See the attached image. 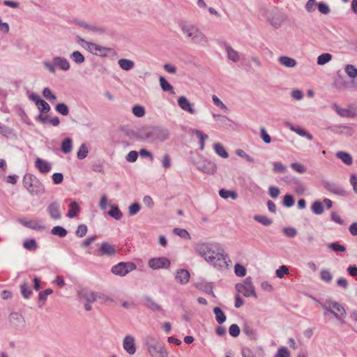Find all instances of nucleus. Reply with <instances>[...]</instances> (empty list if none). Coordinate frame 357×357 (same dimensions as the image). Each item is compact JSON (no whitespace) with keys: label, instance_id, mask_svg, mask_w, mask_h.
<instances>
[{"label":"nucleus","instance_id":"nucleus-39","mask_svg":"<svg viewBox=\"0 0 357 357\" xmlns=\"http://www.w3.org/2000/svg\"><path fill=\"white\" fill-rule=\"evenodd\" d=\"M253 218L255 221L264 226H269L273 223V220L265 215H255Z\"/></svg>","mask_w":357,"mask_h":357},{"label":"nucleus","instance_id":"nucleus-9","mask_svg":"<svg viewBox=\"0 0 357 357\" xmlns=\"http://www.w3.org/2000/svg\"><path fill=\"white\" fill-rule=\"evenodd\" d=\"M326 303L329 305L330 313H331L337 320H342L346 316L344 307L338 302L327 300Z\"/></svg>","mask_w":357,"mask_h":357},{"label":"nucleus","instance_id":"nucleus-22","mask_svg":"<svg viewBox=\"0 0 357 357\" xmlns=\"http://www.w3.org/2000/svg\"><path fill=\"white\" fill-rule=\"evenodd\" d=\"M52 61L55 66L62 70L66 71L70 68L69 61L64 57L54 56L52 59Z\"/></svg>","mask_w":357,"mask_h":357},{"label":"nucleus","instance_id":"nucleus-16","mask_svg":"<svg viewBox=\"0 0 357 357\" xmlns=\"http://www.w3.org/2000/svg\"><path fill=\"white\" fill-rule=\"evenodd\" d=\"M35 166L42 174H47L51 171L52 166L47 161L40 158H36Z\"/></svg>","mask_w":357,"mask_h":357},{"label":"nucleus","instance_id":"nucleus-1","mask_svg":"<svg viewBox=\"0 0 357 357\" xmlns=\"http://www.w3.org/2000/svg\"><path fill=\"white\" fill-rule=\"evenodd\" d=\"M195 252L215 267L222 268L226 264L228 255L218 243L199 242L194 245Z\"/></svg>","mask_w":357,"mask_h":357},{"label":"nucleus","instance_id":"nucleus-14","mask_svg":"<svg viewBox=\"0 0 357 357\" xmlns=\"http://www.w3.org/2000/svg\"><path fill=\"white\" fill-rule=\"evenodd\" d=\"M123 347L128 354H135L136 352L135 338L132 335H126L123 341Z\"/></svg>","mask_w":357,"mask_h":357},{"label":"nucleus","instance_id":"nucleus-44","mask_svg":"<svg viewBox=\"0 0 357 357\" xmlns=\"http://www.w3.org/2000/svg\"><path fill=\"white\" fill-rule=\"evenodd\" d=\"M312 212L316 215H321L324 213V206L322 202L315 201L312 203L311 206Z\"/></svg>","mask_w":357,"mask_h":357},{"label":"nucleus","instance_id":"nucleus-55","mask_svg":"<svg viewBox=\"0 0 357 357\" xmlns=\"http://www.w3.org/2000/svg\"><path fill=\"white\" fill-rule=\"evenodd\" d=\"M243 331L245 334H246L251 339L255 340L257 337V334L256 331L248 326H245L243 328Z\"/></svg>","mask_w":357,"mask_h":357},{"label":"nucleus","instance_id":"nucleus-7","mask_svg":"<svg viewBox=\"0 0 357 357\" xmlns=\"http://www.w3.org/2000/svg\"><path fill=\"white\" fill-rule=\"evenodd\" d=\"M136 268L137 266L133 262H119V264L112 266L111 272L116 275L123 277L130 272L135 271Z\"/></svg>","mask_w":357,"mask_h":357},{"label":"nucleus","instance_id":"nucleus-28","mask_svg":"<svg viewBox=\"0 0 357 357\" xmlns=\"http://www.w3.org/2000/svg\"><path fill=\"white\" fill-rule=\"evenodd\" d=\"M333 109L342 117L352 118L355 116V113L349 109L340 108L336 103L333 104Z\"/></svg>","mask_w":357,"mask_h":357},{"label":"nucleus","instance_id":"nucleus-24","mask_svg":"<svg viewBox=\"0 0 357 357\" xmlns=\"http://www.w3.org/2000/svg\"><path fill=\"white\" fill-rule=\"evenodd\" d=\"M144 305L152 311H160L161 306L158 304L151 296H144L143 297Z\"/></svg>","mask_w":357,"mask_h":357},{"label":"nucleus","instance_id":"nucleus-38","mask_svg":"<svg viewBox=\"0 0 357 357\" xmlns=\"http://www.w3.org/2000/svg\"><path fill=\"white\" fill-rule=\"evenodd\" d=\"M214 151L216 154L223 158H227L229 156V154L225 150V147L220 143H215L214 144Z\"/></svg>","mask_w":357,"mask_h":357},{"label":"nucleus","instance_id":"nucleus-29","mask_svg":"<svg viewBox=\"0 0 357 357\" xmlns=\"http://www.w3.org/2000/svg\"><path fill=\"white\" fill-rule=\"evenodd\" d=\"M192 133L195 134L199 139V149L201 151H204L205 148V140H206L208 138V136L204 133L202 131L199 130H192Z\"/></svg>","mask_w":357,"mask_h":357},{"label":"nucleus","instance_id":"nucleus-63","mask_svg":"<svg viewBox=\"0 0 357 357\" xmlns=\"http://www.w3.org/2000/svg\"><path fill=\"white\" fill-rule=\"evenodd\" d=\"M320 278L322 280L330 282L333 279V275L328 270H322L320 272Z\"/></svg>","mask_w":357,"mask_h":357},{"label":"nucleus","instance_id":"nucleus-35","mask_svg":"<svg viewBox=\"0 0 357 357\" xmlns=\"http://www.w3.org/2000/svg\"><path fill=\"white\" fill-rule=\"evenodd\" d=\"M159 82L162 91H169L172 94H174L173 86L167 82V80L164 77L160 76Z\"/></svg>","mask_w":357,"mask_h":357},{"label":"nucleus","instance_id":"nucleus-23","mask_svg":"<svg viewBox=\"0 0 357 357\" xmlns=\"http://www.w3.org/2000/svg\"><path fill=\"white\" fill-rule=\"evenodd\" d=\"M19 222L24 227L34 229V230H43L45 227L40 224L39 221L36 220H24L23 219L19 220Z\"/></svg>","mask_w":357,"mask_h":357},{"label":"nucleus","instance_id":"nucleus-50","mask_svg":"<svg viewBox=\"0 0 357 357\" xmlns=\"http://www.w3.org/2000/svg\"><path fill=\"white\" fill-rule=\"evenodd\" d=\"M36 106L40 113H47L50 112L51 109L50 105L43 99L36 105Z\"/></svg>","mask_w":357,"mask_h":357},{"label":"nucleus","instance_id":"nucleus-19","mask_svg":"<svg viewBox=\"0 0 357 357\" xmlns=\"http://www.w3.org/2000/svg\"><path fill=\"white\" fill-rule=\"evenodd\" d=\"M178 106L184 111L188 112L190 114H195L196 111L192 107V104L187 99L186 97L182 96L178 99Z\"/></svg>","mask_w":357,"mask_h":357},{"label":"nucleus","instance_id":"nucleus-12","mask_svg":"<svg viewBox=\"0 0 357 357\" xmlns=\"http://www.w3.org/2000/svg\"><path fill=\"white\" fill-rule=\"evenodd\" d=\"M322 184L325 189L335 195L344 197L347 194L343 188L340 187L331 181H323Z\"/></svg>","mask_w":357,"mask_h":357},{"label":"nucleus","instance_id":"nucleus-52","mask_svg":"<svg viewBox=\"0 0 357 357\" xmlns=\"http://www.w3.org/2000/svg\"><path fill=\"white\" fill-rule=\"evenodd\" d=\"M283 234L289 238H294L297 235V230L294 227H284L282 229Z\"/></svg>","mask_w":357,"mask_h":357},{"label":"nucleus","instance_id":"nucleus-37","mask_svg":"<svg viewBox=\"0 0 357 357\" xmlns=\"http://www.w3.org/2000/svg\"><path fill=\"white\" fill-rule=\"evenodd\" d=\"M73 141L70 138L67 137L64 139L61 145V151L64 153H68L72 151Z\"/></svg>","mask_w":357,"mask_h":357},{"label":"nucleus","instance_id":"nucleus-49","mask_svg":"<svg viewBox=\"0 0 357 357\" xmlns=\"http://www.w3.org/2000/svg\"><path fill=\"white\" fill-rule=\"evenodd\" d=\"M89 153L88 148L85 144H82L77 153V157L79 160H83L86 158Z\"/></svg>","mask_w":357,"mask_h":357},{"label":"nucleus","instance_id":"nucleus-11","mask_svg":"<svg viewBox=\"0 0 357 357\" xmlns=\"http://www.w3.org/2000/svg\"><path fill=\"white\" fill-rule=\"evenodd\" d=\"M197 168L208 174H213L217 169L215 162L207 159H204L202 162H198L197 164Z\"/></svg>","mask_w":357,"mask_h":357},{"label":"nucleus","instance_id":"nucleus-56","mask_svg":"<svg viewBox=\"0 0 357 357\" xmlns=\"http://www.w3.org/2000/svg\"><path fill=\"white\" fill-rule=\"evenodd\" d=\"M317 8L319 11L324 15H328L331 12L328 5L323 1L317 3Z\"/></svg>","mask_w":357,"mask_h":357},{"label":"nucleus","instance_id":"nucleus-61","mask_svg":"<svg viewBox=\"0 0 357 357\" xmlns=\"http://www.w3.org/2000/svg\"><path fill=\"white\" fill-rule=\"evenodd\" d=\"M276 276L279 278H282L284 275L289 274V268L285 265H282L275 271Z\"/></svg>","mask_w":357,"mask_h":357},{"label":"nucleus","instance_id":"nucleus-40","mask_svg":"<svg viewBox=\"0 0 357 357\" xmlns=\"http://www.w3.org/2000/svg\"><path fill=\"white\" fill-rule=\"evenodd\" d=\"M20 291L24 298H29L33 294V291L26 282H24L20 285Z\"/></svg>","mask_w":357,"mask_h":357},{"label":"nucleus","instance_id":"nucleus-34","mask_svg":"<svg viewBox=\"0 0 357 357\" xmlns=\"http://www.w3.org/2000/svg\"><path fill=\"white\" fill-rule=\"evenodd\" d=\"M118 63L121 69L127 71L131 70L135 66V63L132 61L127 59H119Z\"/></svg>","mask_w":357,"mask_h":357},{"label":"nucleus","instance_id":"nucleus-59","mask_svg":"<svg viewBox=\"0 0 357 357\" xmlns=\"http://www.w3.org/2000/svg\"><path fill=\"white\" fill-rule=\"evenodd\" d=\"M260 137L266 144H270L271 142V137L268 134L265 128L262 127L260 128Z\"/></svg>","mask_w":357,"mask_h":357},{"label":"nucleus","instance_id":"nucleus-48","mask_svg":"<svg viewBox=\"0 0 357 357\" xmlns=\"http://www.w3.org/2000/svg\"><path fill=\"white\" fill-rule=\"evenodd\" d=\"M234 273L238 277H244L247 273V270L244 266L237 263L234 265Z\"/></svg>","mask_w":357,"mask_h":357},{"label":"nucleus","instance_id":"nucleus-42","mask_svg":"<svg viewBox=\"0 0 357 357\" xmlns=\"http://www.w3.org/2000/svg\"><path fill=\"white\" fill-rule=\"evenodd\" d=\"M327 248L336 252H343L346 251V248L339 243V242H333L327 244Z\"/></svg>","mask_w":357,"mask_h":357},{"label":"nucleus","instance_id":"nucleus-5","mask_svg":"<svg viewBox=\"0 0 357 357\" xmlns=\"http://www.w3.org/2000/svg\"><path fill=\"white\" fill-rule=\"evenodd\" d=\"M147 349L151 357H167L164 345L153 337H148L146 342Z\"/></svg>","mask_w":357,"mask_h":357},{"label":"nucleus","instance_id":"nucleus-30","mask_svg":"<svg viewBox=\"0 0 357 357\" xmlns=\"http://www.w3.org/2000/svg\"><path fill=\"white\" fill-rule=\"evenodd\" d=\"M107 214L116 220H121L123 217L122 212L120 211L119 206L115 204L110 205V210L107 212Z\"/></svg>","mask_w":357,"mask_h":357},{"label":"nucleus","instance_id":"nucleus-43","mask_svg":"<svg viewBox=\"0 0 357 357\" xmlns=\"http://www.w3.org/2000/svg\"><path fill=\"white\" fill-rule=\"evenodd\" d=\"M51 233L53 235L63 238L67 235L68 231L64 227L61 226H55L52 229Z\"/></svg>","mask_w":357,"mask_h":357},{"label":"nucleus","instance_id":"nucleus-32","mask_svg":"<svg viewBox=\"0 0 357 357\" xmlns=\"http://www.w3.org/2000/svg\"><path fill=\"white\" fill-rule=\"evenodd\" d=\"M213 311L215 316V320L218 324H221L226 321L227 317L220 307H215Z\"/></svg>","mask_w":357,"mask_h":357},{"label":"nucleus","instance_id":"nucleus-17","mask_svg":"<svg viewBox=\"0 0 357 357\" xmlns=\"http://www.w3.org/2000/svg\"><path fill=\"white\" fill-rule=\"evenodd\" d=\"M78 296L79 299L85 303H93L97 298L96 294L94 292L84 289L79 291Z\"/></svg>","mask_w":357,"mask_h":357},{"label":"nucleus","instance_id":"nucleus-47","mask_svg":"<svg viewBox=\"0 0 357 357\" xmlns=\"http://www.w3.org/2000/svg\"><path fill=\"white\" fill-rule=\"evenodd\" d=\"M173 233L184 239H190L191 238L190 234L185 229L174 228L173 229Z\"/></svg>","mask_w":357,"mask_h":357},{"label":"nucleus","instance_id":"nucleus-33","mask_svg":"<svg viewBox=\"0 0 357 357\" xmlns=\"http://www.w3.org/2000/svg\"><path fill=\"white\" fill-rule=\"evenodd\" d=\"M219 195L225 199H227L229 197H230L232 199L235 200L238 197V194L234 190H226L225 188L220 189L219 190Z\"/></svg>","mask_w":357,"mask_h":357},{"label":"nucleus","instance_id":"nucleus-54","mask_svg":"<svg viewBox=\"0 0 357 357\" xmlns=\"http://www.w3.org/2000/svg\"><path fill=\"white\" fill-rule=\"evenodd\" d=\"M141 209V206L138 202H134L128 207V213L130 215H136Z\"/></svg>","mask_w":357,"mask_h":357},{"label":"nucleus","instance_id":"nucleus-8","mask_svg":"<svg viewBox=\"0 0 357 357\" xmlns=\"http://www.w3.org/2000/svg\"><path fill=\"white\" fill-rule=\"evenodd\" d=\"M73 22L86 30L93 32L99 35L107 34L108 29L103 26H97L96 24H91L82 20H75Z\"/></svg>","mask_w":357,"mask_h":357},{"label":"nucleus","instance_id":"nucleus-53","mask_svg":"<svg viewBox=\"0 0 357 357\" xmlns=\"http://www.w3.org/2000/svg\"><path fill=\"white\" fill-rule=\"evenodd\" d=\"M294 198L291 195H284L282 204L287 208L291 207L294 204Z\"/></svg>","mask_w":357,"mask_h":357},{"label":"nucleus","instance_id":"nucleus-57","mask_svg":"<svg viewBox=\"0 0 357 357\" xmlns=\"http://www.w3.org/2000/svg\"><path fill=\"white\" fill-rule=\"evenodd\" d=\"M229 333L231 337H236L239 335L241 329L237 324H233L229 326Z\"/></svg>","mask_w":357,"mask_h":357},{"label":"nucleus","instance_id":"nucleus-6","mask_svg":"<svg viewBox=\"0 0 357 357\" xmlns=\"http://www.w3.org/2000/svg\"><path fill=\"white\" fill-rule=\"evenodd\" d=\"M235 288L238 293H242L245 297L257 296L251 277L246 278L243 283H237Z\"/></svg>","mask_w":357,"mask_h":357},{"label":"nucleus","instance_id":"nucleus-20","mask_svg":"<svg viewBox=\"0 0 357 357\" xmlns=\"http://www.w3.org/2000/svg\"><path fill=\"white\" fill-rule=\"evenodd\" d=\"M195 287L205 293L210 294L213 296H215L213 291V286L211 282H207L205 280H200L195 283Z\"/></svg>","mask_w":357,"mask_h":357},{"label":"nucleus","instance_id":"nucleus-26","mask_svg":"<svg viewBox=\"0 0 357 357\" xmlns=\"http://www.w3.org/2000/svg\"><path fill=\"white\" fill-rule=\"evenodd\" d=\"M278 61L280 64L287 68H294L297 64V62L294 59L287 56H280L278 58Z\"/></svg>","mask_w":357,"mask_h":357},{"label":"nucleus","instance_id":"nucleus-62","mask_svg":"<svg viewBox=\"0 0 357 357\" xmlns=\"http://www.w3.org/2000/svg\"><path fill=\"white\" fill-rule=\"evenodd\" d=\"M275 357H290V351L285 347H281L278 349Z\"/></svg>","mask_w":357,"mask_h":357},{"label":"nucleus","instance_id":"nucleus-64","mask_svg":"<svg viewBox=\"0 0 357 357\" xmlns=\"http://www.w3.org/2000/svg\"><path fill=\"white\" fill-rule=\"evenodd\" d=\"M111 50L112 49L109 47H102L98 45V47L97 48V53L96 54V55L102 57H105L107 56V53Z\"/></svg>","mask_w":357,"mask_h":357},{"label":"nucleus","instance_id":"nucleus-60","mask_svg":"<svg viewBox=\"0 0 357 357\" xmlns=\"http://www.w3.org/2000/svg\"><path fill=\"white\" fill-rule=\"evenodd\" d=\"M87 230H88L87 226L86 225L82 224L77 227L75 234H76L77 236L81 238V237L84 236L86 234Z\"/></svg>","mask_w":357,"mask_h":357},{"label":"nucleus","instance_id":"nucleus-10","mask_svg":"<svg viewBox=\"0 0 357 357\" xmlns=\"http://www.w3.org/2000/svg\"><path fill=\"white\" fill-rule=\"evenodd\" d=\"M170 264V260L165 257H153L148 261L149 266L153 270L167 268Z\"/></svg>","mask_w":357,"mask_h":357},{"label":"nucleus","instance_id":"nucleus-45","mask_svg":"<svg viewBox=\"0 0 357 357\" xmlns=\"http://www.w3.org/2000/svg\"><path fill=\"white\" fill-rule=\"evenodd\" d=\"M55 110L63 116H67L69 114V108L66 103L60 102L55 106Z\"/></svg>","mask_w":357,"mask_h":357},{"label":"nucleus","instance_id":"nucleus-4","mask_svg":"<svg viewBox=\"0 0 357 357\" xmlns=\"http://www.w3.org/2000/svg\"><path fill=\"white\" fill-rule=\"evenodd\" d=\"M23 185L31 195H39L45 192L44 185L33 174H26L23 177Z\"/></svg>","mask_w":357,"mask_h":357},{"label":"nucleus","instance_id":"nucleus-25","mask_svg":"<svg viewBox=\"0 0 357 357\" xmlns=\"http://www.w3.org/2000/svg\"><path fill=\"white\" fill-rule=\"evenodd\" d=\"M224 46L225 47V50L227 53L228 58L234 62H238L240 59L238 52L234 50L227 43H224Z\"/></svg>","mask_w":357,"mask_h":357},{"label":"nucleus","instance_id":"nucleus-2","mask_svg":"<svg viewBox=\"0 0 357 357\" xmlns=\"http://www.w3.org/2000/svg\"><path fill=\"white\" fill-rule=\"evenodd\" d=\"M169 135V130L167 128L159 126H144L139 131V137L151 143L166 141Z\"/></svg>","mask_w":357,"mask_h":357},{"label":"nucleus","instance_id":"nucleus-21","mask_svg":"<svg viewBox=\"0 0 357 357\" xmlns=\"http://www.w3.org/2000/svg\"><path fill=\"white\" fill-rule=\"evenodd\" d=\"M9 321L12 325L15 327H20L24 325V319L23 316L19 312H11L9 315Z\"/></svg>","mask_w":357,"mask_h":357},{"label":"nucleus","instance_id":"nucleus-3","mask_svg":"<svg viewBox=\"0 0 357 357\" xmlns=\"http://www.w3.org/2000/svg\"><path fill=\"white\" fill-rule=\"evenodd\" d=\"M179 26L183 33L192 43L202 46L208 44L207 37L195 24L182 22Z\"/></svg>","mask_w":357,"mask_h":357},{"label":"nucleus","instance_id":"nucleus-18","mask_svg":"<svg viewBox=\"0 0 357 357\" xmlns=\"http://www.w3.org/2000/svg\"><path fill=\"white\" fill-rule=\"evenodd\" d=\"M190 275L186 269H178L176 273L175 278L177 282L182 284H187L189 281Z\"/></svg>","mask_w":357,"mask_h":357},{"label":"nucleus","instance_id":"nucleus-27","mask_svg":"<svg viewBox=\"0 0 357 357\" xmlns=\"http://www.w3.org/2000/svg\"><path fill=\"white\" fill-rule=\"evenodd\" d=\"M80 211V207L78 203L75 201L72 202L69 205V210L67 213V216L69 218H73L79 214Z\"/></svg>","mask_w":357,"mask_h":357},{"label":"nucleus","instance_id":"nucleus-58","mask_svg":"<svg viewBox=\"0 0 357 357\" xmlns=\"http://www.w3.org/2000/svg\"><path fill=\"white\" fill-rule=\"evenodd\" d=\"M132 113L137 117H142L145 114V109L141 105H135L132 109Z\"/></svg>","mask_w":357,"mask_h":357},{"label":"nucleus","instance_id":"nucleus-41","mask_svg":"<svg viewBox=\"0 0 357 357\" xmlns=\"http://www.w3.org/2000/svg\"><path fill=\"white\" fill-rule=\"evenodd\" d=\"M70 59L77 64H81L85 61L84 56L79 51H74L70 54Z\"/></svg>","mask_w":357,"mask_h":357},{"label":"nucleus","instance_id":"nucleus-36","mask_svg":"<svg viewBox=\"0 0 357 357\" xmlns=\"http://www.w3.org/2000/svg\"><path fill=\"white\" fill-rule=\"evenodd\" d=\"M23 247L26 250L35 251L38 248V244L34 238H28L24 241Z\"/></svg>","mask_w":357,"mask_h":357},{"label":"nucleus","instance_id":"nucleus-15","mask_svg":"<svg viewBox=\"0 0 357 357\" xmlns=\"http://www.w3.org/2000/svg\"><path fill=\"white\" fill-rule=\"evenodd\" d=\"M98 252L102 256L106 255L108 257H112L116 254V249L114 246L109 243L104 242L100 245L98 249Z\"/></svg>","mask_w":357,"mask_h":357},{"label":"nucleus","instance_id":"nucleus-13","mask_svg":"<svg viewBox=\"0 0 357 357\" xmlns=\"http://www.w3.org/2000/svg\"><path fill=\"white\" fill-rule=\"evenodd\" d=\"M47 211L53 220H60L61 218L60 204L57 202H51L47 208Z\"/></svg>","mask_w":357,"mask_h":357},{"label":"nucleus","instance_id":"nucleus-51","mask_svg":"<svg viewBox=\"0 0 357 357\" xmlns=\"http://www.w3.org/2000/svg\"><path fill=\"white\" fill-rule=\"evenodd\" d=\"M345 73L351 78H355L357 76V68L353 66L348 64L345 67Z\"/></svg>","mask_w":357,"mask_h":357},{"label":"nucleus","instance_id":"nucleus-31","mask_svg":"<svg viewBox=\"0 0 357 357\" xmlns=\"http://www.w3.org/2000/svg\"><path fill=\"white\" fill-rule=\"evenodd\" d=\"M336 156L347 165H351L353 163L352 156L347 152L338 151L336 153Z\"/></svg>","mask_w":357,"mask_h":357},{"label":"nucleus","instance_id":"nucleus-46","mask_svg":"<svg viewBox=\"0 0 357 357\" xmlns=\"http://www.w3.org/2000/svg\"><path fill=\"white\" fill-rule=\"evenodd\" d=\"M332 59V55L329 53H324L317 58V64L324 66Z\"/></svg>","mask_w":357,"mask_h":357}]
</instances>
